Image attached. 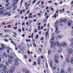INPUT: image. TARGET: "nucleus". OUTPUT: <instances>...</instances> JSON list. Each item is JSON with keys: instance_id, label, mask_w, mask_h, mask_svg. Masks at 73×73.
<instances>
[{"instance_id": "obj_1", "label": "nucleus", "mask_w": 73, "mask_h": 73, "mask_svg": "<svg viewBox=\"0 0 73 73\" xmlns=\"http://www.w3.org/2000/svg\"><path fill=\"white\" fill-rule=\"evenodd\" d=\"M62 47L64 48H65V47H66V46H67V44H66V43L65 42H62Z\"/></svg>"}, {"instance_id": "obj_2", "label": "nucleus", "mask_w": 73, "mask_h": 73, "mask_svg": "<svg viewBox=\"0 0 73 73\" xmlns=\"http://www.w3.org/2000/svg\"><path fill=\"white\" fill-rule=\"evenodd\" d=\"M14 71H15V68L13 67L11 68V70L9 71V73H13Z\"/></svg>"}, {"instance_id": "obj_3", "label": "nucleus", "mask_w": 73, "mask_h": 73, "mask_svg": "<svg viewBox=\"0 0 73 73\" xmlns=\"http://www.w3.org/2000/svg\"><path fill=\"white\" fill-rule=\"evenodd\" d=\"M4 56H5V57H6V58H7V55H6V54H5V53H4L3 54V55H0V57L1 59H3V58H4Z\"/></svg>"}, {"instance_id": "obj_4", "label": "nucleus", "mask_w": 73, "mask_h": 73, "mask_svg": "<svg viewBox=\"0 0 73 73\" xmlns=\"http://www.w3.org/2000/svg\"><path fill=\"white\" fill-rule=\"evenodd\" d=\"M73 52V50L72 48H70L68 52V54L70 55Z\"/></svg>"}, {"instance_id": "obj_5", "label": "nucleus", "mask_w": 73, "mask_h": 73, "mask_svg": "<svg viewBox=\"0 0 73 73\" xmlns=\"http://www.w3.org/2000/svg\"><path fill=\"white\" fill-rule=\"evenodd\" d=\"M3 9H4V7L0 8V10H2L0 11V14H2V13H3L5 11V10Z\"/></svg>"}, {"instance_id": "obj_6", "label": "nucleus", "mask_w": 73, "mask_h": 73, "mask_svg": "<svg viewBox=\"0 0 73 73\" xmlns=\"http://www.w3.org/2000/svg\"><path fill=\"white\" fill-rule=\"evenodd\" d=\"M37 64L38 65H40V62H41V60H40V57L38 58V60L37 61Z\"/></svg>"}, {"instance_id": "obj_7", "label": "nucleus", "mask_w": 73, "mask_h": 73, "mask_svg": "<svg viewBox=\"0 0 73 73\" xmlns=\"http://www.w3.org/2000/svg\"><path fill=\"white\" fill-rule=\"evenodd\" d=\"M49 29H47V31L46 33L45 36L46 37H48V33H49Z\"/></svg>"}, {"instance_id": "obj_8", "label": "nucleus", "mask_w": 73, "mask_h": 73, "mask_svg": "<svg viewBox=\"0 0 73 73\" xmlns=\"http://www.w3.org/2000/svg\"><path fill=\"white\" fill-rule=\"evenodd\" d=\"M58 27H57L56 28L55 32L56 34H58V33H60V31H58L57 32V31L58 30Z\"/></svg>"}, {"instance_id": "obj_9", "label": "nucleus", "mask_w": 73, "mask_h": 73, "mask_svg": "<svg viewBox=\"0 0 73 73\" xmlns=\"http://www.w3.org/2000/svg\"><path fill=\"white\" fill-rule=\"evenodd\" d=\"M50 62V65L51 68H53V60H52Z\"/></svg>"}, {"instance_id": "obj_10", "label": "nucleus", "mask_w": 73, "mask_h": 73, "mask_svg": "<svg viewBox=\"0 0 73 73\" xmlns=\"http://www.w3.org/2000/svg\"><path fill=\"white\" fill-rule=\"evenodd\" d=\"M5 70H7V66L5 65H4L3 66V68Z\"/></svg>"}, {"instance_id": "obj_11", "label": "nucleus", "mask_w": 73, "mask_h": 73, "mask_svg": "<svg viewBox=\"0 0 73 73\" xmlns=\"http://www.w3.org/2000/svg\"><path fill=\"white\" fill-rule=\"evenodd\" d=\"M13 1H14V3L15 5L17 4V2H18V0H12Z\"/></svg>"}, {"instance_id": "obj_12", "label": "nucleus", "mask_w": 73, "mask_h": 73, "mask_svg": "<svg viewBox=\"0 0 73 73\" xmlns=\"http://www.w3.org/2000/svg\"><path fill=\"white\" fill-rule=\"evenodd\" d=\"M4 71H5V70L3 68L1 69V73H4Z\"/></svg>"}, {"instance_id": "obj_13", "label": "nucleus", "mask_w": 73, "mask_h": 73, "mask_svg": "<svg viewBox=\"0 0 73 73\" xmlns=\"http://www.w3.org/2000/svg\"><path fill=\"white\" fill-rule=\"evenodd\" d=\"M55 58L56 59V60H57V59H58V55H56L55 56Z\"/></svg>"}, {"instance_id": "obj_14", "label": "nucleus", "mask_w": 73, "mask_h": 73, "mask_svg": "<svg viewBox=\"0 0 73 73\" xmlns=\"http://www.w3.org/2000/svg\"><path fill=\"white\" fill-rule=\"evenodd\" d=\"M8 60L10 64H12V60L10 59H9Z\"/></svg>"}, {"instance_id": "obj_15", "label": "nucleus", "mask_w": 73, "mask_h": 73, "mask_svg": "<svg viewBox=\"0 0 73 73\" xmlns=\"http://www.w3.org/2000/svg\"><path fill=\"white\" fill-rule=\"evenodd\" d=\"M9 5H10V3H8L5 5V7H8Z\"/></svg>"}, {"instance_id": "obj_16", "label": "nucleus", "mask_w": 73, "mask_h": 73, "mask_svg": "<svg viewBox=\"0 0 73 73\" xmlns=\"http://www.w3.org/2000/svg\"><path fill=\"white\" fill-rule=\"evenodd\" d=\"M19 62H16L15 63V66H18L19 65Z\"/></svg>"}, {"instance_id": "obj_17", "label": "nucleus", "mask_w": 73, "mask_h": 73, "mask_svg": "<svg viewBox=\"0 0 73 73\" xmlns=\"http://www.w3.org/2000/svg\"><path fill=\"white\" fill-rule=\"evenodd\" d=\"M54 43L55 45H57V44H58V43H59V42H58V41H55Z\"/></svg>"}, {"instance_id": "obj_18", "label": "nucleus", "mask_w": 73, "mask_h": 73, "mask_svg": "<svg viewBox=\"0 0 73 73\" xmlns=\"http://www.w3.org/2000/svg\"><path fill=\"white\" fill-rule=\"evenodd\" d=\"M54 43L55 45H57V44H58V43H59V42H58V41H55Z\"/></svg>"}, {"instance_id": "obj_19", "label": "nucleus", "mask_w": 73, "mask_h": 73, "mask_svg": "<svg viewBox=\"0 0 73 73\" xmlns=\"http://www.w3.org/2000/svg\"><path fill=\"white\" fill-rule=\"evenodd\" d=\"M25 73H30V71L27 70H25Z\"/></svg>"}, {"instance_id": "obj_20", "label": "nucleus", "mask_w": 73, "mask_h": 73, "mask_svg": "<svg viewBox=\"0 0 73 73\" xmlns=\"http://www.w3.org/2000/svg\"><path fill=\"white\" fill-rule=\"evenodd\" d=\"M57 46L59 47V48H60V47H61V43H59L57 45Z\"/></svg>"}, {"instance_id": "obj_21", "label": "nucleus", "mask_w": 73, "mask_h": 73, "mask_svg": "<svg viewBox=\"0 0 73 73\" xmlns=\"http://www.w3.org/2000/svg\"><path fill=\"white\" fill-rule=\"evenodd\" d=\"M57 25H58V21H56L55 23V26L56 27H57Z\"/></svg>"}, {"instance_id": "obj_22", "label": "nucleus", "mask_w": 73, "mask_h": 73, "mask_svg": "<svg viewBox=\"0 0 73 73\" xmlns=\"http://www.w3.org/2000/svg\"><path fill=\"white\" fill-rule=\"evenodd\" d=\"M9 31H10V30L8 29L5 30L4 31V32H9Z\"/></svg>"}, {"instance_id": "obj_23", "label": "nucleus", "mask_w": 73, "mask_h": 73, "mask_svg": "<svg viewBox=\"0 0 73 73\" xmlns=\"http://www.w3.org/2000/svg\"><path fill=\"white\" fill-rule=\"evenodd\" d=\"M12 7H9L6 8V9H10L12 8Z\"/></svg>"}, {"instance_id": "obj_24", "label": "nucleus", "mask_w": 73, "mask_h": 73, "mask_svg": "<svg viewBox=\"0 0 73 73\" xmlns=\"http://www.w3.org/2000/svg\"><path fill=\"white\" fill-rule=\"evenodd\" d=\"M62 51V49H60L58 50V52L59 53H61Z\"/></svg>"}, {"instance_id": "obj_25", "label": "nucleus", "mask_w": 73, "mask_h": 73, "mask_svg": "<svg viewBox=\"0 0 73 73\" xmlns=\"http://www.w3.org/2000/svg\"><path fill=\"white\" fill-rule=\"evenodd\" d=\"M41 26H40L38 27V29H37V31H41V29H40V28H41Z\"/></svg>"}, {"instance_id": "obj_26", "label": "nucleus", "mask_w": 73, "mask_h": 73, "mask_svg": "<svg viewBox=\"0 0 73 73\" xmlns=\"http://www.w3.org/2000/svg\"><path fill=\"white\" fill-rule=\"evenodd\" d=\"M1 46L3 49H4V48H5V46H4L3 44H2Z\"/></svg>"}, {"instance_id": "obj_27", "label": "nucleus", "mask_w": 73, "mask_h": 73, "mask_svg": "<svg viewBox=\"0 0 73 73\" xmlns=\"http://www.w3.org/2000/svg\"><path fill=\"white\" fill-rule=\"evenodd\" d=\"M67 25H68V26H69V27H70L71 25V23L70 22H68L67 23Z\"/></svg>"}, {"instance_id": "obj_28", "label": "nucleus", "mask_w": 73, "mask_h": 73, "mask_svg": "<svg viewBox=\"0 0 73 73\" xmlns=\"http://www.w3.org/2000/svg\"><path fill=\"white\" fill-rule=\"evenodd\" d=\"M66 62H69V60L68 58L66 59Z\"/></svg>"}, {"instance_id": "obj_29", "label": "nucleus", "mask_w": 73, "mask_h": 73, "mask_svg": "<svg viewBox=\"0 0 73 73\" xmlns=\"http://www.w3.org/2000/svg\"><path fill=\"white\" fill-rule=\"evenodd\" d=\"M7 28H11V25H9L7 26Z\"/></svg>"}, {"instance_id": "obj_30", "label": "nucleus", "mask_w": 73, "mask_h": 73, "mask_svg": "<svg viewBox=\"0 0 73 73\" xmlns=\"http://www.w3.org/2000/svg\"><path fill=\"white\" fill-rule=\"evenodd\" d=\"M61 72V73H64V70L63 69H62Z\"/></svg>"}, {"instance_id": "obj_31", "label": "nucleus", "mask_w": 73, "mask_h": 73, "mask_svg": "<svg viewBox=\"0 0 73 73\" xmlns=\"http://www.w3.org/2000/svg\"><path fill=\"white\" fill-rule=\"evenodd\" d=\"M17 8V6H15L13 8V10H15Z\"/></svg>"}, {"instance_id": "obj_32", "label": "nucleus", "mask_w": 73, "mask_h": 73, "mask_svg": "<svg viewBox=\"0 0 73 73\" xmlns=\"http://www.w3.org/2000/svg\"><path fill=\"white\" fill-rule=\"evenodd\" d=\"M70 47H71V48H73V44H70Z\"/></svg>"}, {"instance_id": "obj_33", "label": "nucleus", "mask_w": 73, "mask_h": 73, "mask_svg": "<svg viewBox=\"0 0 73 73\" xmlns=\"http://www.w3.org/2000/svg\"><path fill=\"white\" fill-rule=\"evenodd\" d=\"M63 21L64 20L62 19H61L59 21V23H62V22H63Z\"/></svg>"}, {"instance_id": "obj_34", "label": "nucleus", "mask_w": 73, "mask_h": 73, "mask_svg": "<svg viewBox=\"0 0 73 73\" xmlns=\"http://www.w3.org/2000/svg\"><path fill=\"white\" fill-rule=\"evenodd\" d=\"M6 64L7 66H8L9 65V64H8V62L7 61L6 62Z\"/></svg>"}, {"instance_id": "obj_35", "label": "nucleus", "mask_w": 73, "mask_h": 73, "mask_svg": "<svg viewBox=\"0 0 73 73\" xmlns=\"http://www.w3.org/2000/svg\"><path fill=\"white\" fill-rule=\"evenodd\" d=\"M19 58H17V59H15V62H17V61H19Z\"/></svg>"}, {"instance_id": "obj_36", "label": "nucleus", "mask_w": 73, "mask_h": 73, "mask_svg": "<svg viewBox=\"0 0 73 73\" xmlns=\"http://www.w3.org/2000/svg\"><path fill=\"white\" fill-rule=\"evenodd\" d=\"M67 21H66V19H64L63 20V23H66Z\"/></svg>"}, {"instance_id": "obj_37", "label": "nucleus", "mask_w": 73, "mask_h": 73, "mask_svg": "<svg viewBox=\"0 0 73 73\" xmlns=\"http://www.w3.org/2000/svg\"><path fill=\"white\" fill-rule=\"evenodd\" d=\"M51 53V51H50V50H48V54H50Z\"/></svg>"}, {"instance_id": "obj_38", "label": "nucleus", "mask_w": 73, "mask_h": 73, "mask_svg": "<svg viewBox=\"0 0 73 73\" xmlns=\"http://www.w3.org/2000/svg\"><path fill=\"white\" fill-rule=\"evenodd\" d=\"M26 42H31V40L30 39H29L28 40L27 39L26 40Z\"/></svg>"}, {"instance_id": "obj_39", "label": "nucleus", "mask_w": 73, "mask_h": 73, "mask_svg": "<svg viewBox=\"0 0 73 73\" xmlns=\"http://www.w3.org/2000/svg\"><path fill=\"white\" fill-rule=\"evenodd\" d=\"M57 14H56V13H55V15L54 16H53V17H55V18H56V15H57Z\"/></svg>"}, {"instance_id": "obj_40", "label": "nucleus", "mask_w": 73, "mask_h": 73, "mask_svg": "<svg viewBox=\"0 0 73 73\" xmlns=\"http://www.w3.org/2000/svg\"><path fill=\"white\" fill-rule=\"evenodd\" d=\"M68 72H71V70L70 68H68Z\"/></svg>"}, {"instance_id": "obj_41", "label": "nucleus", "mask_w": 73, "mask_h": 73, "mask_svg": "<svg viewBox=\"0 0 73 73\" xmlns=\"http://www.w3.org/2000/svg\"><path fill=\"white\" fill-rule=\"evenodd\" d=\"M53 43H51L50 45V47L51 48H53Z\"/></svg>"}, {"instance_id": "obj_42", "label": "nucleus", "mask_w": 73, "mask_h": 73, "mask_svg": "<svg viewBox=\"0 0 73 73\" xmlns=\"http://www.w3.org/2000/svg\"><path fill=\"white\" fill-rule=\"evenodd\" d=\"M54 39V36H53L52 37V39H51V41L53 40Z\"/></svg>"}, {"instance_id": "obj_43", "label": "nucleus", "mask_w": 73, "mask_h": 73, "mask_svg": "<svg viewBox=\"0 0 73 73\" xmlns=\"http://www.w3.org/2000/svg\"><path fill=\"white\" fill-rule=\"evenodd\" d=\"M9 57V58H11V59H12V58H13V56H12L11 55H10Z\"/></svg>"}, {"instance_id": "obj_44", "label": "nucleus", "mask_w": 73, "mask_h": 73, "mask_svg": "<svg viewBox=\"0 0 73 73\" xmlns=\"http://www.w3.org/2000/svg\"><path fill=\"white\" fill-rule=\"evenodd\" d=\"M71 62L72 64H73V58L71 59Z\"/></svg>"}, {"instance_id": "obj_45", "label": "nucleus", "mask_w": 73, "mask_h": 73, "mask_svg": "<svg viewBox=\"0 0 73 73\" xmlns=\"http://www.w3.org/2000/svg\"><path fill=\"white\" fill-rule=\"evenodd\" d=\"M71 42L72 44H73V38H72L71 40Z\"/></svg>"}, {"instance_id": "obj_46", "label": "nucleus", "mask_w": 73, "mask_h": 73, "mask_svg": "<svg viewBox=\"0 0 73 73\" xmlns=\"http://www.w3.org/2000/svg\"><path fill=\"white\" fill-rule=\"evenodd\" d=\"M58 37L59 38H61V35H58Z\"/></svg>"}, {"instance_id": "obj_47", "label": "nucleus", "mask_w": 73, "mask_h": 73, "mask_svg": "<svg viewBox=\"0 0 73 73\" xmlns=\"http://www.w3.org/2000/svg\"><path fill=\"white\" fill-rule=\"evenodd\" d=\"M18 32H19L20 33L21 32V29H19L18 30Z\"/></svg>"}, {"instance_id": "obj_48", "label": "nucleus", "mask_w": 73, "mask_h": 73, "mask_svg": "<svg viewBox=\"0 0 73 73\" xmlns=\"http://www.w3.org/2000/svg\"><path fill=\"white\" fill-rule=\"evenodd\" d=\"M50 42L51 43V44H53V40H50Z\"/></svg>"}, {"instance_id": "obj_49", "label": "nucleus", "mask_w": 73, "mask_h": 73, "mask_svg": "<svg viewBox=\"0 0 73 73\" xmlns=\"http://www.w3.org/2000/svg\"><path fill=\"white\" fill-rule=\"evenodd\" d=\"M29 24H31L32 23V20H29Z\"/></svg>"}, {"instance_id": "obj_50", "label": "nucleus", "mask_w": 73, "mask_h": 73, "mask_svg": "<svg viewBox=\"0 0 73 73\" xmlns=\"http://www.w3.org/2000/svg\"><path fill=\"white\" fill-rule=\"evenodd\" d=\"M3 64H1L0 65V68H1L2 67H3Z\"/></svg>"}, {"instance_id": "obj_51", "label": "nucleus", "mask_w": 73, "mask_h": 73, "mask_svg": "<svg viewBox=\"0 0 73 73\" xmlns=\"http://www.w3.org/2000/svg\"><path fill=\"white\" fill-rule=\"evenodd\" d=\"M53 48L54 49V50H55V49H56V45H54L53 46Z\"/></svg>"}, {"instance_id": "obj_52", "label": "nucleus", "mask_w": 73, "mask_h": 73, "mask_svg": "<svg viewBox=\"0 0 73 73\" xmlns=\"http://www.w3.org/2000/svg\"><path fill=\"white\" fill-rule=\"evenodd\" d=\"M36 38H38V35L37 34L36 36Z\"/></svg>"}, {"instance_id": "obj_53", "label": "nucleus", "mask_w": 73, "mask_h": 73, "mask_svg": "<svg viewBox=\"0 0 73 73\" xmlns=\"http://www.w3.org/2000/svg\"><path fill=\"white\" fill-rule=\"evenodd\" d=\"M33 44L34 45V46H35V47H36V44H35V43H33Z\"/></svg>"}, {"instance_id": "obj_54", "label": "nucleus", "mask_w": 73, "mask_h": 73, "mask_svg": "<svg viewBox=\"0 0 73 73\" xmlns=\"http://www.w3.org/2000/svg\"><path fill=\"white\" fill-rule=\"evenodd\" d=\"M55 62H56V63H57V64H58V61H57L56 60H55Z\"/></svg>"}, {"instance_id": "obj_55", "label": "nucleus", "mask_w": 73, "mask_h": 73, "mask_svg": "<svg viewBox=\"0 0 73 73\" xmlns=\"http://www.w3.org/2000/svg\"><path fill=\"white\" fill-rule=\"evenodd\" d=\"M7 49H8L9 50H11V48L9 47H7Z\"/></svg>"}, {"instance_id": "obj_56", "label": "nucleus", "mask_w": 73, "mask_h": 73, "mask_svg": "<svg viewBox=\"0 0 73 73\" xmlns=\"http://www.w3.org/2000/svg\"><path fill=\"white\" fill-rule=\"evenodd\" d=\"M40 1H38V2L37 3V4H36V5H38L40 3Z\"/></svg>"}, {"instance_id": "obj_57", "label": "nucleus", "mask_w": 73, "mask_h": 73, "mask_svg": "<svg viewBox=\"0 0 73 73\" xmlns=\"http://www.w3.org/2000/svg\"><path fill=\"white\" fill-rule=\"evenodd\" d=\"M56 67H53L52 70H56Z\"/></svg>"}, {"instance_id": "obj_58", "label": "nucleus", "mask_w": 73, "mask_h": 73, "mask_svg": "<svg viewBox=\"0 0 73 73\" xmlns=\"http://www.w3.org/2000/svg\"><path fill=\"white\" fill-rule=\"evenodd\" d=\"M24 58H25V59L27 58V56L25 55L24 56Z\"/></svg>"}, {"instance_id": "obj_59", "label": "nucleus", "mask_w": 73, "mask_h": 73, "mask_svg": "<svg viewBox=\"0 0 73 73\" xmlns=\"http://www.w3.org/2000/svg\"><path fill=\"white\" fill-rule=\"evenodd\" d=\"M13 33L14 34L15 36H17V33L15 32H13Z\"/></svg>"}, {"instance_id": "obj_60", "label": "nucleus", "mask_w": 73, "mask_h": 73, "mask_svg": "<svg viewBox=\"0 0 73 73\" xmlns=\"http://www.w3.org/2000/svg\"><path fill=\"white\" fill-rule=\"evenodd\" d=\"M37 21V20L36 19H35L33 20V21L34 22H36V21Z\"/></svg>"}, {"instance_id": "obj_61", "label": "nucleus", "mask_w": 73, "mask_h": 73, "mask_svg": "<svg viewBox=\"0 0 73 73\" xmlns=\"http://www.w3.org/2000/svg\"><path fill=\"white\" fill-rule=\"evenodd\" d=\"M13 57H16V54H13Z\"/></svg>"}, {"instance_id": "obj_62", "label": "nucleus", "mask_w": 73, "mask_h": 73, "mask_svg": "<svg viewBox=\"0 0 73 73\" xmlns=\"http://www.w3.org/2000/svg\"><path fill=\"white\" fill-rule=\"evenodd\" d=\"M4 41H5L6 42H8V40L6 39H5Z\"/></svg>"}, {"instance_id": "obj_63", "label": "nucleus", "mask_w": 73, "mask_h": 73, "mask_svg": "<svg viewBox=\"0 0 73 73\" xmlns=\"http://www.w3.org/2000/svg\"><path fill=\"white\" fill-rule=\"evenodd\" d=\"M36 1L35 0H34L33 2H32V4H33L34 3H36Z\"/></svg>"}, {"instance_id": "obj_64", "label": "nucleus", "mask_w": 73, "mask_h": 73, "mask_svg": "<svg viewBox=\"0 0 73 73\" xmlns=\"http://www.w3.org/2000/svg\"><path fill=\"white\" fill-rule=\"evenodd\" d=\"M4 73H8V72L7 71H5Z\"/></svg>"}]
</instances>
